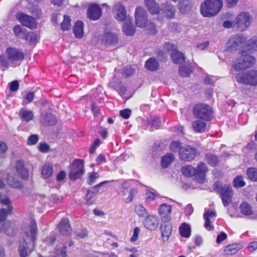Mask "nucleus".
<instances>
[{
    "mask_svg": "<svg viewBox=\"0 0 257 257\" xmlns=\"http://www.w3.org/2000/svg\"><path fill=\"white\" fill-rule=\"evenodd\" d=\"M216 216V213L214 211L210 209H205L203 214L204 219L205 221L204 227L208 230H211L214 229L211 223L214 221Z\"/></svg>",
    "mask_w": 257,
    "mask_h": 257,
    "instance_id": "nucleus-15",
    "label": "nucleus"
},
{
    "mask_svg": "<svg viewBox=\"0 0 257 257\" xmlns=\"http://www.w3.org/2000/svg\"><path fill=\"white\" fill-rule=\"evenodd\" d=\"M213 189L220 195L224 206H227L231 203L233 191L229 185L224 184L220 182H216L213 185Z\"/></svg>",
    "mask_w": 257,
    "mask_h": 257,
    "instance_id": "nucleus-3",
    "label": "nucleus"
},
{
    "mask_svg": "<svg viewBox=\"0 0 257 257\" xmlns=\"http://www.w3.org/2000/svg\"><path fill=\"white\" fill-rule=\"evenodd\" d=\"M9 65V62L4 56H0V67H7Z\"/></svg>",
    "mask_w": 257,
    "mask_h": 257,
    "instance_id": "nucleus-64",
    "label": "nucleus"
},
{
    "mask_svg": "<svg viewBox=\"0 0 257 257\" xmlns=\"http://www.w3.org/2000/svg\"><path fill=\"white\" fill-rule=\"evenodd\" d=\"M182 174L187 177L195 176V168L191 165H187L183 167L181 170Z\"/></svg>",
    "mask_w": 257,
    "mask_h": 257,
    "instance_id": "nucleus-41",
    "label": "nucleus"
},
{
    "mask_svg": "<svg viewBox=\"0 0 257 257\" xmlns=\"http://www.w3.org/2000/svg\"><path fill=\"white\" fill-rule=\"evenodd\" d=\"M235 21L238 28L242 31L249 26L251 22V18L248 13L242 12L237 16Z\"/></svg>",
    "mask_w": 257,
    "mask_h": 257,
    "instance_id": "nucleus-10",
    "label": "nucleus"
},
{
    "mask_svg": "<svg viewBox=\"0 0 257 257\" xmlns=\"http://www.w3.org/2000/svg\"><path fill=\"white\" fill-rule=\"evenodd\" d=\"M145 67L149 71H156L159 67V63L155 58L151 57L146 61Z\"/></svg>",
    "mask_w": 257,
    "mask_h": 257,
    "instance_id": "nucleus-36",
    "label": "nucleus"
},
{
    "mask_svg": "<svg viewBox=\"0 0 257 257\" xmlns=\"http://www.w3.org/2000/svg\"><path fill=\"white\" fill-rule=\"evenodd\" d=\"M114 18L118 21H123L127 19L126 17V10L124 7L120 4H116L113 8Z\"/></svg>",
    "mask_w": 257,
    "mask_h": 257,
    "instance_id": "nucleus-17",
    "label": "nucleus"
},
{
    "mask_svg": "<svg viewBox=\"0 0 257 257\" xmlns=\"http://www.w3.org/2000/svg\"><path fill=\"white\" fill-rule=\"evenodd\" d=\"M24 38L29 44H32L36 41L37 35L35 33L31 32L26 34Z\"/></svg>",
    "mask_w": 257,
    "mask_h": 257,
    "instance_id": "nucleus-48",
    "label": "nucleus"
},
{
    "mask_svg": "<svg viewBox=\"0 0 257 257\" xmlns=\"http://www.w3.org/2000/svg\"><path fill=\"white\" fill-rule=\"evenodd\" d=\"M245 38L242 36H235L231 37L227 43V50L228 51H236L242 49V53L244 51V42Z\"/></svg>",
    "mask_w": 257,
    "mask_h": 257,
    "instance_id": "nucleus-6",
    "label": "nucleus"
},
{
    "mask_svg": "<svg viewBox=\"0 0 257 257\" xmlns=\"http://www.w3.org/2000/svg\"><path fill=\"white\" fill-rule=\"evenodd\" d=\"M145 4L151 14H158L160 12L161 9L158 4L154 0H145Z\"/></svg>",
    "mask_w": 257,
    "mask_h": 257,
    "instance_id": "nucleus-29",
    "label": "nucleus"
},
{
    "mask_svg": "<svg viewBox=\"0 0 257 257\" xmlns=\"http://www.w3.org/2000/svg\"><path fill=\"white\" fill-rule=\"evenodd\" d=\"M191 72L192 70L190 66H182L179 68V73L183 77H188Z\"/></svg>",
    "mask_w": 257,
    "mask_h": 257,
    "instance_id": "nucleus-46",
    "label": "nucleus"
},
{
    "mask_svg": "<svg viewBox=\"0 0 257 257\" xmlns=\"http://www.w3.org/2000/svg\"><path fill=\"white\" fill-rule=\"evenodd\" d=\"M107 182H108V181H107L102 182L100 183L99 184L96 185V186L92 187L90 189H89L88 190L90 191V192H91L92 194H93L94 195L98 192L100 188L102 186V185H103L104 184L107 183Z\"/></svg>",
    "mask_w": 257,
    "mask_h": 257,
    "instance_id": "nucleus-57",
    "label": "nucleus"
},
{
    "mask_svg": "<svg viewBox=\"0 0 257 257\" xmlns=\"http://www.w3.org/2000/svg\"><path fill=\"white\" fill-rule=\"evenodd\" d=\"M16 17L23 25L29 28L32 29L36 28L37 26V23L34 18L24 13H18Z\"/></svg>",
    "mask_w": 257,
    "mask_h": 257,
    "instance_id": "nucleus-13",
    "label": "nucleus"
},
{
    "mask_svg": "<svg viewBox=\"0 0 257 257\" xmlns=\"http://www.w3.org/2000/svg\"><path fill=\"white\" fill-rule=\"evenodd\" d=\"M249 53L257 51V37H253L244 42V51Z\"/></svg>",
    "mask_w": 257,
    "mask_h": 257,
    "instance_id": "nucleus-28",
    "label": "nucleus"
},
{
    "mask_svg": "<svg viewBox=\"0 0 257 257\" xmlns=\"http://www.w3.org/2000/svg\"><path fill=\"white\" fill-rule=\"evenodd\" d=\"M203 119H198L192 122V127L195 132L203 133L206 130V122Z\"/></svg>",
    "mask_w": 257,
    "mask_h": 257,
    "instance_id": "nucleus-30",
    "label": "nucleus"
},
{
    "mask_svg": "<svg viewBox=\"0 0 257 257\" xmlns=\"http://www.w3.org/2000/svg\"><path fill=\"white\" fill-rule=\"evenodd\" d=\"M13 31L15 36L20 39H24L26 34L25 30L20 25H17L13 28Z\"/></svg>",
    "mask_w": 257,
    "mask_h": 257,
    "instance_id": "nucleus-45",
    "label": "nucleus"
},
{
    "mask_svg": "<svg viewBox=\"0 0 257 257\" xmlns=\"http://www.w3.org/2000/svg\"><path fill=\"white\" fill-rule=\"evenodd\" d=\"M160 11H162L168 18L172 19L175 16V10L172 5L168 4L162 5Z\"/></svg>",
    "mask_w": 257,
    "mask_h": 257,
    "instance_id": "nucleus-31",
    "label": "nucleus"
},
{
    "mask_svg": "<svg viewBox=\"0 0 257 257\" xmlns=\"http://www.w3.org/2000/svg\"><path fill=\"white\" fill-rule=\"evenodd\" d=\"M172 207L171 205L163 204L159 207V212L162 221H170L171 220V213Z\"/></svg>",
    "mask_w": 257,
    "mask_h": 257,
    "instance_id": "nucleus-16",
    "label": "nucleus"
},
{
    "mask_svg": "<svg viewBox=\"0 0 257 257\" xmlns=\"http://www.w3.org/2000/svg\"><path fill=\"white\" fill-rule=\"evenodd\" d=\"M1 228L0 231L5 232L8 235H14L16 232L15 224L9 221L5 222Z\"/></svg>",
    "mask_w": 257,
    "mask_h": 257,
    "instance_id": "nucleus-25",
    "label": "nucleus"
},
{
    "mask_svg": "<svg viewBox=\"0 0 257 257\" xmlns=\"http://www.w3.org/2000/svg\"><path fill=\"white\" fill-rule=\"evenodd\" d=\"M7 182L9 185L14 188H19L22 186V183L15 179L12 176L9 175L7 178Z\"/></svg>",
    "mask_w": 257,
    "mask_h": 257,
    "instance_id": "nucleus-47",
    "label": "nucleus"
},
{
    "mask_svg": "<svg viewBox=\"0 0 257 257\" xmlns=\"http://www.w3.org/2000/svg\"><path fill=\"white\" fill-rule=\"evenodd\" d=\"M118 42V37L114 33H106L102 36V43L106 46L115 45Z\"/></svg>",
    "mask_w": 257,
    "mask_h": 257,
    "instance_id": "nucleus-21",
    "label": "nucleus"
},
{
    "mask_svg": "<svg viewBox=\"0 0 257 257\" xmlns=\"http://www.w3.org/2000/svg\"><path fill=\"white\" fill-rule=\"evenodd\" d=\"M84 173V164L82 160L76 159L70 167L69 177L71 180L80 178Z\"/></svg>",
    "mask_w": 257,
    "mask_h": 257,
    "instance_id": "nucleus-7",
    "label": "nucleus"
},
{
    "mask_svg": "<svg viewBox=\"0 0 257 257\" xmlns=\"http://www.w3.org/2000/svg\"><path fill=\"white\" fill-rule=\"evenodd\" d=\"M53 169L51 165L47 164H45L42 168L41 174L45 179L48 178L53 174Z\"/></svg>",
    "mask_w": 257,
    "mask_h": 257,
    "instance_id": "nucleus-39",
    "label": "nucleus"
},
{
    "mask_svg": "<svg viewBox=\"0 0 257 257\" xmlns=\"http://www.w3.org/2000/svg\"><path fill=\"white\" fill-rule=\"evenodd\" d=\"M222 7V0H205L201 5L200 12L205 17H211L217 15Z\"/></svg>",
    "mask_w": 257,
    "mask_h": 257,
    "instance_id": "nucleus-2",
    "label": "nucleus"
},
{
    "mask_svg": "<svg viewBox=\"0 0 257 257\" xmlns=\"http://www.w3.org/2000/svg\"><path fill=\"white\" fill-rule=\"evenodd\" d=\"M236 81L246 85L255 86L257 85V71H248L242 74H237L235 76Z\"/></svg>",
    "mask_w": 257,
    "mask_h": 257,
    "instance_id": "nucleus-5",
    "label": "nucleus"
},
{
    "mask_svg": "<svg viewBox=\"0 0 257 257\" xmlns=\"http://www.w3.org/2000/svg\"><path fill=\"white\" fill-rule=\"evenodd\" d=\"M83 23L80 21H77L75 23L73 28V33L77 38H81L83 37Z\"/></svg>",
    "mask_w": 257,
    "mask_h": 257,
    "instance_id": "nucleus-35",
    "label": "nucleus"
},
{
    "mask_svg": "<svg viewBox=\"0 0 257 257\" xmlns=\"http://www.w3.org/2000/svg\"><path fill=\"white\" fill-rule=\"evenodd\" d=\"M87 15L91 20H98L101 16V11L99 6L96 4L91 5L88 10Z\"/></svg>",
    "mask_w": 257,
    "mask_h": 257,
    "instance_id": "nucleus-18",
    "label": "nucleus"
},
{
    "mask_svg": "<svg viewBox=\"0 0 257 257\" xmlns=\"http://www.w3.org/2000/svg\"><path fill=\"white\" fill-rule=\"evenodd\" d=\"M93 196L94 195L92 194L91 192H90V191L88 190L85 197L86 203L88 205H91L93 204V201L92 200V198L93 197Z\"/></svg>",
    "mask_w": 257,
    "mask_h": 257,
    "instance_id": "nucleus-61",
    "label": "nucleus"
},
{
    "mask_svg": "<svg viewBox=\"0 0 257 257\" xmlns=\"http://www.w3.org/2000/svg\"><path fill=\"white\" fill-rule=\"evenodd\" d=\"M161 121L158 117H154L151 122L152 125L155 127L156 129L159 128L160 127Z\"/></svg>",
    "mask_w": 257,
    "mask_h": 257,
    "instance_id": "nucleus-62",
    "label": "nucleus"
},
{
    "mask_svg": "<svg viewBox=\"0 0 257 257\" xmlns=\"http://www.w3.org/2000/svg\"><path fill=\"white\" fill-rule=\"evenodd\" d=\"M8 59L11 62L21 61L24 58V54L16 48H8L6 50Z\"/></svg>",
    "mask_w": 257,
    "mask_h": 257,
    "instance_id": "nucleus-14",
    "label": "nucleus"
},
{
    "mask_svg": "<svg viewBox=\"0 0 257 257\" xmlns=\"http://www.w3.org/2000/svg\"><path fill=\"white\" fill-rule=\"evenodd\" d=\"M195 170V179L200 184H203L206 181V175L208 172L207 165L203 162L198 163Z\"/></svg>",
    "mask_w": 257,
    "mask_h": 257,
    "instance_id": "nucleus-12",
    "label": "nucleus"
},
{
    "mask_svg": "<svg viewBox=\"0 0 257 257\" xmlns=\"http://www.w3.org/2000/svg\"><path fill=\"white\" fill-rule=\"evenodd\" d=\"M131 113V110L128 108L121 110L119 112L120 115L124 119L128 118Z\"/></svg>",
    "mask_w": 257,
    "mask_h": 257,
    "instance_id": "nucleus-58",
    "label": "nucleus"
},
{
    "mask_svg": "<svg viewBox=\"0 0 257 257\" xmlns=\"http://www.w3.org/2000/svg\"><path fill=\"white\" fill-rule=\"evenodd\" d=\"M41 123L45 125H53L56 124L57 119L55 116L50 113L43 112L40 117Z\"/></svg>",
    "mask_w": 257,
    "mask_h": 257,
    "instance_id": "nucleus-20",
    "label": "nucleus"
},
{
    "mask_svg": "<svg viewBox=\"0 0 257 257\" xmlns=\"http://www.w3.org/2000/svg\"><path fill=\"white\" fill-rule=\"evenodd\" d=\"M28 244H25L23 242H21L19 246V254L20 257H26L28 254L32 251L33 248L31 249L28 248Z\"/></svg>",
    "mask_w": 257,
    "mask_h": 257,
    "instance_id": "nucleus-40",
    "label": "nucleus"
},
{
    "mask_svg": "<svg viewBox=\"0 0 257 257\" xmlns=\"http://www.w3.org/2000/svg\"><path fill=\"white\" fill-rule=\"evenodd\" d=\"M135 20L137 26L144 28L147 26L148 18L146 11L141 7H138L135 11Z\"/></svg>",
    "mask_w": 257,
    "mask_h": 257,
    "instance_id": "nucleus-9",
    "label": "nucleus"
},
{
    "mask_svg": "<svg viewBox=\"0 0 257 257\" xmlns=\"http://www.w3.org/2000/svg\"><path fill=\"white\" fill-rule=\"evenodd\" d=\"M146 200L148 201H152L154 200L156 197V195L155 193L147 190L146 193Z\"/></svg>",
    "mask_w": 257,
    "mask_h": 257,
    "instance_id": "nucleus-59",
    "label": "nucleus"
},
{
    "mask_svg": "<svg viewBox=\"0 0 257 257\" xmlns=\"http://www.w3.org/2000/svg\"><path fill=\"white\" fill-rule=\"evenodd\" d=\"M19 82L17 80L12 81L10 85V89L11 91H16L19 88Z\"/></svg>",
    "mask_w": 257,
    "mask_h": 257,
    "instance_id": "nucleus-63",
    "label": "nucleus"
},
{
    "mask_svg": "<svg viewBox=\"0 0 257 257\" xmlns=\"http://www.w3.org/2000/svg\"><path fill=\"white\" fill-rule=\"evenodd\" d=\"M245 183L243 177L241 176L236 177L233 181V186L235 188H240L245 186Z\"/></svg>",
    "mask_w": 257,
    "mask_h": 257,
    "instance_id": "nucleus-52",
    "label": "nucleus"
},
{
    "mask_svg": "<svg viewBox=\"0 0 257 257\" xmlns=\"http://www.w3.org/2000/svg\"><path fill=\"white\" fill-rule=\"evenodd\" d=\"M99 177V175L97 173H90L88 174V183L92 185L96 182L97 179Z\"/></svg>",
    "mask_w": 257,
    "mask_h": 257,
    "instance_id": "nucleus-54",
    "label": "nucleus"
},
{
    "mask_svg": "<svg viewBox=\"0 0 257 257\" xmlns=\"http://www.w3.org/2000/svg\"><path fill=\"white\" fill-rule=\"evenodd\" d=\"M212 112L211 107L203 103L196 105L193 109L194 116L205 121L211 119Z\"/></svg>",
    "mask_w": 257,
    "mask_h": 257,
    "instance_id": "nucleus-4",
    "label": "nucleus"
},
{
    "mask_svg": "<svg viewBox=\"0 0 257 257\" xmlns=\"http://www.w3.org/2000/svg\"><path fill=\"white\" fill-rule=\"evenodd\" d=\"M136 31V28L133 25L132 21L127 19L123 27V32L128 36H132L134 34Z\"/></svg>",
    "mask_w": 257,
    "mask_h": 257,
    "instance_id": "nucleus-32",
    "label": "nucleus"
},
{
    "mask_svg": "<svg viewBox=\"0 0 257 257\" xmlns=\"http://www.w3.org/2000/svg\"><path fill=\"white\" fill-rule=\"evenodd\" d=\"M241 248V245L239 244H232L226 246L224 251L227 255H232L236 253Z\"/></svg>",
    "mask_w": 257,
    "mask_h": 257,
    "instance_id": "nucleus-37",
    "label": "nucleus"
},
{
    "mask_svg": "<svg viewBox=\"0 0 257 257\" xmlns=\"http://www.w3.org/2000/svg\"><path fill=\"white\" fill-rule=\"evenodd\" d=\"M239 208L241 214L244 216H250L254 214L252 206L247 202H242Z\"/></svg>",
    "mask_w": 257,
    "mask_h": 257,
    "instance_id": "nucleus-27",
    "label": "nucleus"
},
{
    "mask_svg": "<svg viewBox=\"0 0 257 257\" xmlns=\"http://www.w3.org/2000/svg\"><path fill=\"white\" fill-rule=\"evenodd\" d=\"M180 235L184 237H189L191 234V229L190 226L186 223H182L179 227Z\"/></svg>",
    "mask_w": 257,
    "mask_h": 257,
    "instance_id": "nucleus-38",
    "label": "nucleus"
},
{
    "mask_svg": "<svg viewBox=\"0 0 257 257\" xmlns=\"http://www.w3.org/2000/svg\"><path fill=\"white\" fill-rule=\"evenodd\" d=\"M248 178L254 181H257V169L255 168H250L247 170Z\"/></svg>",
    "mask_w": 257,
    "mask_h": 257,
    "instance_id": "nucleus-50",
    "label": "nucleus"
},
{
    "mask_svg": "<svg viewBox=\"0 0 257 257\" xmlns=\"http://www.w3.org/2000/svg\"><path fill=\"white\" fill-rule=\"evenodd\" d=\"M63 18V21L61 23V28L64 31L68 30L71 26V20L70 18L66 15H64Z\"/></svg>",
    "mask_w": 257,
    "mask_h": 257,
    "instance_id": "nucleus-49",
    "label": "nucleus"
},
{
    "mask_svg": "<svg viewBox=\"0 0 257 257\" xmlns=\"http://www.w3.org/2000/svg\"><path fill=\"white\" fill-rule=\"evenodd\" d=\"M137 193V190L135 188H132L130 189L129 191L128 196L127 198L125 199V202L126 203H129L131 202L134 198L135 195Z\"/></svg>",
    "mask_w": 257,
    "mask_h": 257,
    "instance_id": "nucleus-55",
    "label": "nucleus"
},
{
    "mask_svg": "<svg viewBox=\"0 0 257 257\" xmlns=\"http://www.w3.org/2000/svg\"><path fill=\"white\" fill-rule=\"evenodd\" d=\"M24 229L23 241L22 242L28 244V248L30 249L34 248L38 231L36 221L31 220L29 224L25 225Z\"/></svg>",
    "mask_w": 257,
    "mask_h": 257,
    "instance_id": "nucleus-1",
    "label": "nucleus"
},
{
    "mask_svg": "<svg viewBox=\"0 0 257 257\" xmlns=\"http://www.w3.org/2000/svg\"><path fill=\"white\" fill-rule=\"evenodd\" d=\"M170 221H162L161 230L164 241L168 239L172 231V225Z\"/></svg>",
    "mask_w": 257,
    "mask_h": 257,
    "instance_id": "nucleus-23",
    "label": "nucleus"
},
{
    "mask_svg": "<svg viewBox=\"0 0 257 257\" xmlns=\"http://www.w3.org/2000/svg\"><path fill=\"white\" fill-rule=\"evenodd\" d=\"M205 158L207 163L212 166H215L219 163L218 158L215 155L207 154L206 155Z\"/></svg>",
    "mask_w": 257,
    "mask_h": 257,
    "instance_id": "nucleus-42",
    "label": "nucleus"
},
{
    "mask_svg": "<svg viewBox=\"0 0 257 257\" xmlns=\"http://www.w3.org/2000/svg\"><path fill=\"white\" fill-rule=\"evenodd\" d=\"M182 144L179 141H173L170 145V149L172 152H180V149L183 147Z\"/></svg>",
    "mask_w": 257,
    "mask_h": 257,
    "instance_id": "nucleus-51",
    "label": "nucleus"
},
{
    "mask_svg": "<svg viewBox=\"0 0 257 257\" xmlns=\"http://www.w3.org/2000/svg\"><path fill=\"white\" fill-rule=\"evenodd\" d=\"M135 211L140 216H144L147 214L146 209L141 204H138L135 207Z\"/></svg>",
    "mask_w": 257,
    "mask_h": 257,
    "instance_id": "nucleus-53",
    "label": "nucleus"
},
{
    "mask_svg": "<svg viewBox=\"0 0 257 257\" xmlns=\"http://www.w3.org/2000/svg\"><path fill=\"white\" fill-rule=\"evenodd\" d=\"M59 232L63 235H68L71 232V228L68 219L65 218L62 220L59 224Z\"/></svg>",
    "mask_w": 257,
    "mask_h": 257,
    "instance_id": "nucleus-24",
    "label": "nucleus"
},
{
    "mask_svg": "<svg viewBox=\"0 0 257 257\" xmlns=\"http://www.w3.org/2000/svg\"><path fill=\"white\" fill-rule=\"evenodd\" d=\"M66 248L67 246L63 244L58 245L57 247L55 249V253L56 256L57 257H66Z\"/></svg>",
    "mask_w": 257,
    "mask_h": 257,
    "instance_id": "nucleus-44",
    "label": "nucleus"
},
{
    "mask_svg": "<svg viewBox=\"0 0 257 257\" xmlns=\"http://www.w3.org/2000/svg\"><path fill=\"white\" fill-rule=\"evenodd\" d=\"M255 59L250 55H242L238 62L233 66L237 71L242 69H246L251 67L255 63Z\"/></svg>",
    "mask_w": 257,
    "mask_h": 257,
    "instance_id": "nucleus-8",
    "label": "nucleus"
},
{
    "mask_svg": "<svg viewBox=\"0 0 257 257\" xmlns=\"http://www.w3.org/2000/svg\"><path fill=\"white\" fill-rule=\"evenodd\" d=\"M39 140V137L37 135H32L29 137L27 140V144L28 145H34L36 144Z\"/></svg>",
    "mask_w": 257,
    "mask_h": 257,
    "instance_id": "nucleus-56",
    "label": "nucleus"
},
{
    "mask_svg": "<svg viewBox=\"0 0 257 257\" xmlns=\"http://www.w3.org/2000/svg\"><path fill=\"white\" fill-rule=\"evenodd\" d=\"M19 115L22 120L27 122L32 120L34 117L33 111L25 108H22L20 110Z\"/></svg>",
    "mask_w": 257,
    "mask_h": 257,
    "instance_id": "nucleus-34",
    "label": "nucleus"
},
{
    "mask_svg": "<svg viewBox=\"0 0 257 257\" xmlns=\"http://www.w3.org/2000/svg\"><path fill=\"white\" fill-rule=\"evenodd\" d=\"M158 217L154 215H148L144 221V225L148 229L155 230L159 225Z\"/></svg>",
    "mask_w": 257,
    "mask_h": 257,
    "instance_id": "nucleus-19",
    "label": "nucleus"
},
{
    "mask_svg": "<svg viewBox=\"0 0 257 257\" xmlns=\"http://www.w3.org/2000/svg\"><path fill=\"white\" fill-rule=\"evenodd\" d=\"M16 170L18 174L23 179H26L29 177V172L26 168L24 162L22 160L17 161L15 166Z\"/></svg>",
    "mask_w": 257,
    "mask_h": 257,
    "instance_id": "nucleus-22",
    "label": "nucleus"
},
{
    "mask_svg": "<svg viewBox=\"0 0 257 257\" xmlns=\"http://www.w3.org/2000/svg\"><path fill=\"white\" fill-rule=\"evenodd\" d=\"M171 56L172 61L176 64H181L185 61L183 54L176 50L172 51Z\"/></svg>",
    "mask_w": 257,
    "mask_h": 257,
    "instance_id": "nucleus-33",
    "label": "nucleus"
},
{
    "mask_svg": "<svg viewBox=\"0 0 257 257\" xmlns=\"http://www.w3.org/2000/svg\"><path fill=\"white\" fill-rule=\"evenodd\" d=\"M196 155V150L189 146H185L180 149L179 156L181 160L191 161L195 158Z\"/></svg>",
    "mask_w": 257,
    "mask_h": 257,
    "instance_id": "nucleus-11",
    "label": "nucleus"
},
{
    "mask_svg": "<svg viewBox=\"0 0 257 257\" xmlns=\"http://www.w3.org/2000/svg\"><path fill=\"white\" fill-rule=\"evenodd\" d=\"M178 7L181 13L186 14L191 11L192 4L190 0H179Z\"/></svg>",
    "mask_w": 257,
    "mask_h": 257,
    "instance_id": "nucleus-26",
    "label": "nucleus"
},
{
    "mask_svg": "<svg viewBox=\"0 0 257 257\" xmlns=\"http://www.w3.org/2000/svg\"><path fill=\"white\" fill-rule=\"evenodd\" d=\"M174 160V156L172 154H169L162 159V166L164 168L168 167Z\"/></svg>",
    "mask_w": 257,
    "mask_h": 257,
    "instance_id": "nucleus-43",
    "label": "nucleus"
},
{
    "mask_svg": "<svg viewBox=\"0 0 257 257\" xmlns=\"http://www.w3.org/2000/svg\"><path fill=\"white\" fill-rule=\"evenodd\" d=\"M140 232V229L138 227H136L135 228L134 230L133 235L131 238V241L132 242H135L138 239V235Z\"/></svg>",
    "mask_w": 257,
    "mask_h": 257,
    "instance_id": "nucleus-60",
    "label": "nucleus"
}]
</instances>
